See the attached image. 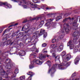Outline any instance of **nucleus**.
Listing matches in <instances>:
<instances>
[{
	"mask_svg": "<svg viewBox=\"0 0 80 80\" xmlns=\"http://www.w3.org/2000/svg\"><path fill=\"white\" fill-rule=\"evenodd\" d=\"M2 32H3V31L2 30H0V33H1Z\"/></svg>",
	"mask_w": 80,
	"mask_h": 80,
	"instance_id": "obj_55",
	"label": "nucleus"
},
{
	"mask_svg": "<svg viewBox=\"0 0 80 80\" xmlns=\"http://www.w3.org/2000/svg\"><path fill=\"white\" fill-rule=\"evenodd\" d=\"M62 18V17L61 16H58L56 18V21H58V20H60Z\"/></svg>",
	"mask_w": 80,
	"mask_h": 80,
	"instance_id": "obj_23",
	"label": "nucleus"
},
{
	"mask_svg": "<svg viewBox=\"0 0 80 80\" xmlns=\"http://www.w3.org/2000/svg\"><path fill=\"white\" fill-rule=\"evenodd\" d=\"M68 20V18H66L65 19L63 20L64 22H66V21H67Z\"/></svg>",
	"mask_w": 80,
	"mask_h": 80,
	"instance_id": "obj_45",
	"label": "nucleus"
},
{
	"mask_svg": "<svg viewBox=\"0 0 80 80\" xmlns=\"http://www.w3.org/2000/svg\"><path fill=\"white\" fill-rule=\"evenodd\" d=\"M53 20V19H50L49 20V22H52Z\"/></svg>",
	"mask_w": 80,
	"mask_h": 80,
	"instance_id": "obj_43",
	"label": "nucleus"
},
{
	"mask_svg": "<svg viewBox=\"0 0 80 80\" xmlns=\"http://www.w3.org/2000/svg\"><path fill=\"white\" fill-rule=\"evenodd\" d=\"M35 53L32 52V53L31 54V55H35Z\"/></svg>",
	"mask_w": 80,
	"mask_h": 80,
	"instance_id": "obj_50",
	"label": "nucleus"
},
{
	"mask_svg": "<svg viewBox=\"0 0 80 80\" xmlns=\"http://www.w3.org/2000/svg\"><path fill=\"white\" fill-rule=\"evenodd\" d=\"M47 63L48 65L49 66V67H51V61H48L47 62Z\"/></svg>",
	"mask_w": 80,
	"mask_h": 80,
	"instance_id": "obj_19",
	"label": "nucleus"
},
{
	"mask_svg": "<svg viewBox=\"0 0 80 80\" xmlns=\"http://www.w3.org/2000/svg\"><path fill=\"white\" fill-rule=\"evenodd\" d=\"M1 47H2V42H0V48Z\"/></svg>",
	"mask_w": 80,
	"mask_h": 80,
	"instance_id": "obj_52",
	"label": "nucleus"
},
{
	"mask_svg": "<svg viewBox=\"0 0 80 80\" xmlns=\"http://www.w3.org/2000/svg\"><path fill=\"white\" fill-rule=\"evenodd\" d=\"M63 44H62V45H61L59 46L57 49V51H58V52H60L62 51V50H63Z\"/></svg>",
	"mask_w": 80,
	"mask_h": 80,
	"instance_id": "obj_12",
	"label": "nucleus"
},
{
	"mask_svg": "<svg viewBox=\"0 0 80 80\" xmlns=\"http://www.w3.org/2000/svg\"><path fill=\"white\" fill-rule=\"evenodd\" d=\"M11 65L12 67H15V63H12V64H11Z\"/></svg>",
	"mask_w": 80,
	"mask_h": 80,
	"instance_id": "obj_31",
	"label": "nucleus"
},
{
	"mask_svg": "<svg viewBox=\"0 0 80 80\" xmlns=\"http://www.w3.org/2000/svg\"><path fill=\"white\" fill-rule=\"evenodd\" d=\"M46 55L42 56H40L39 58H46Z\"/></svg>",
	"mask_w": 80,
	"mask_h": 80,
	"instance_id": "obj_32",
	"label": "nucleus"
},
{
	"mask_svg": "<svg viewBox=\"0 0 80 80\" xmlns=\"http://www.w3.org/2000/svg\"><path fill=\"white\" fill-rule=\"evenodd\" d=\"M71 58H72V57L71 56V54H68L67 56L65 58H63V62L61 64L58 65L57 64L54 65L52 68L48 71V73H50L51 71H54V70H55V68L58 67L59 69H62V66H66L68 67L70 65L69 62H68L67 61H68Z\"/></svg>",
	"mask_w": 80,
	"mask_h": 80,
	"instance_id": "obj_1",
	"label": "nucleus"
},
{
	"mask_svg": "<svg viewBox=\"0 0 80 80\" xmlns=\"http://www.w3.org/2000/svg\"><path fill=\"white\" fill-rule=\"evenodd\" d=\"M5 5V7L7 8H12V6L10 4H8L7 3H2V2H0V6H2V5Z\"/></svg>",
	"mask_w": 80,
	"mask_h": 80,
	"instance_id": "obj_6",
	"label": "nucleus"
},
{
	"mask_svg": "<svg viewBox=\"0 0 80 80\" xmlns=\"http://www.w3.org/2000/svg\"><path fill=\"white\" fill-rule=\"evenodd\" d=\"M32 37H29L28 38L29 41H28V43H30L32 41Z\"/></svg>",
	"mask_w": 80,
	"mask_h": 80,
	"instance_id": "obj_36",
	"label": "nucleus"
},
{
	"mask_svg": "<svg viewBox=\"0 0 80 80\" xmlns=\"http://www.w3.org/2000/svg\"><path fill=\"white\" fill-rule=\"evenodd\" d=\"M20 80H24L25 79V76H23L20 77Z\"/></svg>",
	"mask_w": 80,
	"mask_h": 80,
	"instance_id": "obj_21",
	"label": "nucleus"
},
{
	"mask_svg": "<svg viewBox=\"0 0 80 80\" xmlns=\"http://www.w3.org/2000/svg\"><path fill=\"white\" fill-rule=\"evenodd\" d=\"M20 46H21V47L22 48H23V47H24L23 44H21L20 45Z\"/></svg>",
	"mask_w": 80,
	"mask_h": 80,
	"instance_id": "obj_46",
	"label": "nucleus"
},
{
	"mask_svg": "<svg viewBox=\"0 0 80 80\" xmlns=\"http://www.w3.org/2000/svg\"><path fill=\"white\" fill-rule=\"evenodd\" d=\"M47 15H48V16H51V15H52V14H47Z\"/></svg>",
	"mask_w": 80,
	"mask_h": 80,
	"instance_id": "obj_49",
	"label": "nucleus"
},
{
	"mask_svg": "<svg viewBox=\"0 0 80 80\" xmlns=\"http://www.w3.org/2000/svg\"><path fill=\"white\" fill-rule=\"evenodd\" d=\"M12 67L11 66V64H8L6 66V68L7 69H10Z\"/></svg>",
	"mask_w": 80,
	"mask_h": 80,
	"instance_id": "obj_17",
	"label": "nucleus"
},
{
	"mask_svg": "<svg viewBox=\"0 0 80 80\" xmlns=\"http://www.w3.org/2000/svg\"><path fill=\"white\" fill-rule=\"evenodd\" d=\"M42 61H40L39 60V59H37L36 60V59H34L33 62H31V65L29 66L30 68H33V65L34 64H37V65H42Z\"/></svg>",
	"mask_w": 80,
	"mask_h": 80,
	"instance_id": "obj_4",
	"label": "nucleus"
},
{
	"mask_svg": "<svg viewBox=\"0 0 80 80\" xmlns=\"http://www.w3.org/2000/svg\"><path fill=\"white\" fill-rule=\"evenodd\" d=\"M18 35L19 36V37H22L23 36V33L22 32H20Z\"/></svg>",
	"mask_w": 80,
	"mask_h": 80,
	"instance_id": "obj_22",
	"label": "nucleus"
},
{
	"mask_svg": "<svg viewBox=\"0 0 80 80\" xmlns=\"http://www.w3.org/2000/svg\"><path fill=\"white\" fill-rule=\"evenodd\" d=\"M27 74H28V75H31V76L28 78V80H32V76L33 75H34V73H33L32 72H28L27 73Z\"/></svg>",
	"mask_w": 80,
	"mask_h": 80,
	"instance_id": "obj_8",
	"label": "nucleus"
},
{
	"mask_svg": "<svg viewBox=\"0 0 80 80\" xmlns=\"http://www.w3.org/2000/svg\"><path fill=\"white\" fill-rule=\"evenodd\" d=\"M47 45V44H46V43H43L42 45V46L43 47H45Z\"/></svg>",
	"mask_w": 80,
	"mask_h": 80,
	"instance_id": "obj_30",
	"label": "nucleus"
},
{
	"mask_svg": "<svg viewBox=\"0 0 80 80\" xmlns=\"http://www.w3.org/2000/svg\"><path fill=\"white\" fill-rule=\"evenodd\" d=\"M70 15V14H68V13H67L64 15V16H65L66 17H68V15Z\"/></svg>",
	"mask_w": 80,
	"mask_h": 80,
	"instance_id": "obj_40",
	"label": "nucleus"
},
{
	"mask_svg": "<svg viewBox=\"0 0 80 80\" xmlns=\"http://www.w3.org/2000/svg\"><path fill=\"white\" fill-rule=\"evenodd\" d=\"M34 46H33V50H34V51H35V52H38V50L37 49V48H34Z\"/></svg>",
	"mask_w": 80,
	"mask_h": 80,
	"instance_id": "obj_26",
	"label": "nucleus"
},
{
	"mask_svg": "<svg viewBox=\"0 0 80 80\" xmlns=\"http://www.w3.org/2000/svg\"><path fill=\"white\" fill-rule=\"evenodd\" d=\"M11 62V59H7L5 61V63L6 64H9V63H10Z\"/></svg>",
	"mask_w": 80,
	"mask_h": 80,
	"instance_id": "obj_16",
	"label": "nucleus"
},
{
	"mask_svg": "<svg viewBox=\"0 0 80 80\" xmlns=\"http://www.w3.org/2000/svg\"><path fill=\"white\" fill-rule=\"evenodd\" d=\"M26 54V53L23 50L21 51V52H19V55L20 56H24V55H25Z\"/></svg>",
	"mask_w": 80,
	"mask_h": 80,
	"instance_id": "obj_10",
	"label": "nucleus"
},
{
	"mask_svg": "<svg viewBox=\"0 0 80 80\" xmlns=\"http://www.w3.org/2000/svg\"><path fill=\"white\" fill-rule=\"evenodd\" d=\"M46 56L47 57H48V58L49 57H50V55H46Z\"/></svg>",
	"mask_w": 80,
	"mask_h": 80,
	"instance_id": "obj_48",
	"label": "nucleus"
},
{
	"mask_svg": "<svg viewBox=\"0 0 80 80\" xmlns=\"http://www.w3.org/2000/svg\"><path fill=\"white\" fill-rule=\"evenodd\" d=\"M68 19H69V20H71V19L70 18V17H69L68 18H67Z\"/></svg>",
	"mask_w": 80,
	"mask_h": 80,
	"instance_id": "obj_57",
	"label": "nucleus"
},
{
	"mask_svg": "<svg viewBox=\"0 0 80 80\" xmlns=\"http://www.w3.org/2000/svg\"><path fill=\"white\" fill-rule=\"evenodd\" d=\"M18 25V23H16L14 25V26H16V25Z\"/></svg>",
	"mask_w": 80,
	"mask_h": 80,
	"instance_id": "obj_54",
	"label": "nucleus"
},
{
	"mask_svg": "<svg viewBox=\"0 0 80 80\" xmlns=\"http://www.w3.org/2000/svg\"><path fill=\"white\" fill-rule=\"evenodd\" d=\"M44 32H45V30L43 29H42L41 30L40 33H38V32L34 33L33 38H35V39L33 42H32L33 44L32 45H35V44H36V43L38 41V39H37V38L38 37H39V36L42 35L44 33Z\"/></svg>",
	"mask_w": 80,
	"mask_h": 80,
	"instance_id": "obj_2",
	"label": "nucleus"
},
{
	"mask_svg": "<svg viewBox=\"0 0 80 80\" xmlns=\"http://www.w3.org/2000/svg\"><path fill=\"white\" fill-rule=\"evenodd\" d=\"M44 50H45V49H43V50L42 51V52H43V53H45V52H46V53L47 52V51H44Z\"/></svg>",
	"mask_w": 80,
	"mask_h": 80,
	"instance_id": "obj_44",
	"label": "nucleus"
},
{
	"mask_svg": "<svg viewBox=\"0 0 80 80\" xmlns=\"http://www.w3.org/2000/svg\"><path fill=\"white\" fill-rule=\"evenodd\" d=\"M27 22V20H25L22 23H26Z\"/></svg>",
	"mask_w": 80,
	"mask_h": 80,
	"instance_id": "obj_47",
	"label": "nucleus"
},
{
	"mask_svg": "<svg viewBox=\"0 0 80 80\" xmlns=\"http://www.w3.org/2000/svg\"><path fill=\"white\" fill-rule=\"evenodd\" d=\"M32 29H33V30H35V28H32Z\"/></svg>",
	"mask_w": 80,
	"mask_h": 80,
	"instance_id": "obj_61",
	"label": "nucleus"
},
{
	"mask_svg": "<svg viewBox=\"0 0 80 80\" xmlns=\"http://www.w3.org/2000/svg\"><path fill=\"white\" fill-rule=\"evenodd\" d=\"M64 37V34H62V35L58 37V38H59L60 39V40H61V39H62V38H63Z\"/></svg>",
	"mask_w": 80,
	"mask_h": 80,
	"instance_id": "obj_24",
	"label": "nucleus"
},
{
	"mask_svg": "<svg viewBox=\"0 0 80 80\" xmlns=\"http://www.w3.org/2000/svg\"><path fill=\"white\" fill-rule=\"evenodd\" d=\"M52 57H55V56H56V55H55V54L54 53H53L52 54Z\"/></svg>",
	"mask_w": 80,
	"mask_h": 80,
	"instance_id": "obj_42",
	"label": "nucleus"
},
{
	"mask_svg": "<svg viewBox=\"0 0 80 80\" xmlns=\"http://www.w3.org/2000/svg\"><path fill=\"white\" fill-rule=\"evenodd\" d=\"M28 28H29V24H26L22 27L21 31H23L25 30H23L24 28V29H25V30H27V29H28Z\"/></svg>",
	"mask_w": 80,
	"mask_h": 80,
	"instance_id": "obj_9",
	"label": "nucleus"
},
{
	"mask_svg": "<svg viewBox=\"0 0 80 80\" xmlns=\"http://www.w3.org/2000/svg\"><path fill=\"white\" fill-rule=\"evenodd\" d=\"M40 17H37L36 18H32V19L31 20V21H32V20H38L40 19Z\"/></svg>",
	"mask_w": 80,
	"mask_h": 80,
	"instance_id": "obj_20",
	"label": "nucleus"
},
{
	"mask_svg": "<svg viewBox=\"0 0 80 80\" xmlns=\"http://www.w3.org/2000/svg\"><path fill=\"white\" fill-rule=\"evenodd\" d=\"M65 27H68V25L66 23H65L64 24V28L62 30V33H64L65 31L66 33H68L70 32V29L66 27V28H65Z\"/></svg>",
	"mask_w": 80,
	"mask_h": 80,
	"instance_id": "obj_5",
	"label": "nucleus"
},
{
	"mask_svg": "<svg viewBox=\"0 0 80 80\" xmlns=\"http://www.w3.org/2000/svg\"><path fill=\"white\" fill-rule=\"evenodd\" d=\"M80 60V58L78 57H77L74 60V63L75 65H77L78 63V62H79Z\"/></svg>",
	"mask_w": 80,
	"mask_h": 80,
	"instance_id": "obj_11",
	"label": "nucleus"
},
{
	"mask_svg": "<svg viewBox=\"0 0 80 80\" xmlns=\"http://www.w3.org/2000/svg\"><path fill=\"white\" fill-rule=\"evenodd\" d=\"M46 10H50V9L48 8H46Z\"/></svg>",
	"mask_w": 80,
	"mask_h": 80,
	"instance_id": "obj_56",
	"label": "nucleus"
},
{
	"mask_svg": "<svg viewBox=\"0 0 80 80\" xmlns=\"http://www.w3.org/2000/svg\"><path fill=\"white\" fill-rule=\"evenodd\" d=\"M13 80H18V79H13Z\"/></svg>",
	"mask_w": 80,
	"mask_h": 80,
	"instance_id": "obj_64",
	"label": "nucleus"
},
{
	"mask_svg": "<svg viewBox=\"0 0 80 80\" xmlns=\"http://www.w3.org/2000/svg\"><path fill=\"white\" fill-rule=\"evenodd\" d=\"M55 61H57V62H60V56L58 55L55 57Z\"/></svg>",
	"mask_w": 80,
	"mask_h": 80,
	"instance_id": "obj_15",
	"label": "nucleus"
},
{
	"mask_svg": "<svg viewBox=\"0 0 80 80\" xmlns=\"http://www.w3.org/2000/svg\"><path fill=\"white\" fill-rule=\"evenodd\" d=\"M12 25H11L9 26L8 27V28H10L11 27H12Z\"/></svg>",
	"mask_w": 80,
	"mask_h": 80,
	"instance_id": "obj_59",
	"label": "nucleus"
},
{
	"mask_svg": "<svg viewBox=\"0 0 80 80\" xmlns=\"http://www.w3.org/2000/svg\"><path fill=\"white\" fill-rule=\"evenodd\" d=\"M50 25V22H48L45 24V26H49Z\"/></svg>",
	"mask_w": 80,
	"mask_h": 80,
	"instance_id": "obj_28",
	"label": "nucleus"
},
{
	"mask_svg": "<svg viewBox=\"0 0 80 80\" xmlns=\"http://www.w3.org/2000/svg\"><path fill=\"white\" fill-rule=\"evenodd\" d=\"M77 27H78V26H77L75 28H75V29H74V30H77Z\"/></svg>",
	"mask_w": 80,
	"mask_h": 80,
	"instance_id": "obj_51",
	"label": "nucleus"
},
{
	"mask_svg": "<svg viewBox=\"0 0 80 80\" xmlns=\"http://www.w3.org/2000/svg\"><path fill=\"white\" fill-rule=\"evenodd\" d=\"M68 46H69L70 49H73L74 48V53L77 52H78V48H80V46H76L74 47V45L73 44L72 40L69 41V42L68 43Z\"/></svg>",
	"mask_w": 80,
	"mask_h": 80,
	"instance_id": "obj_3",
	"label": "nucleus"
},
{
	"mask_svg": "<svg viewBox=\"0 0 80 80\" xmlns=\"http://www.w3.org/2000/svg\"><path fill=\"white\" fill-rule=\"evenodd\" d=\"M56 42V39H54L52 40V43H54Z\"/></svg>",
	"mask_w": 80,
	"mask_h": 80,
	"instance_id": "obj_39",
	"label": "nucleus"
},
{
	"mask_svg": "<svg viewBox=\"0 0 80 80\" xmlns=\"http://www.w3.org/2000/svg\"><path fill=\"white\" fill-rule=\"evenodd\" d=\"M12 1L14 2H18V3H20L21 4H25L26 2L24 0L21 1V0H12Z\"/></svg>",
	"mask_w": 80,
	"mask_h": 80,
	"instance_id": "obj_7",
	"label": "nucleus"
},
{
	"mask_svg": "<svg viewBox=\"0 0 80 80\" xmlns=\"http://www.w3.org/2000/svg\"><path fill=\"white\" fill-rule=\"evenodd\" d=\"M2 80V78L0 77V80Z\"/></svg>",
	"mask_w": 80,
	"mask_h": 80,
	"instance_id": "obj_60",
	"label": "nucleus"
},
{
	"mask_svg": "<svg viewBox=\"0 0 80 80\" xmlns=\"http://www.w3.org/2000/svg\"><path fill=\"white\" fill-rule=\"evenodd\" d=\"M47 33L45 32L44 34V36H43L44 38H45V37H47Z\"/></svg>",
	"mask_w": 80,
	"mask_h": 80,
	"instance_id": "obj_29",
	"label": "nucleus"
},
{
	"mask_svg": "<svg viewBox=\"0 0 80 80\" xmlns=\"http://www.w3.org/2000/svg\"><path fill=\"white\" fill-rule=\"evenodd\" d=\"M65 55H66V53L65 52H63L61 53V55L62 57V59L63 58H66V57H67V55L65 56Z\"/></svg>",
	"mask_w": 80,
	"mask_h": 80,
	"instance_id": "obj_14",
	"label": "nucleus"
},
{
	"mask_svg": "<svg viewBox=\"0 0 80 80\" xmlns=\"http://www.w3.org/2000/svg\"><path fill=\"white\" fill-rule=\"evenodd\" d=\"M19 71V70L18 69H16L14 71V74H13V77H16V75H17V73H18Z\"/></svg>",
	"mask_w": 80,
	"mask_h": 80,
	"instance_id": "obj_13",
	"label": "nucleus"
},
{
	"mask_svg": "<svg viewBox=\"0 0 80 80\" xmlns=\"http://www.w3.org/2000/svg\"><path fill=\"white\" fill-rule=\"evenodd\" d=\"M52 50H52V49L51 50V51H50L51 53H52V52H53V51L51 52V51H52Z\"/></svg>",
	"mask_w": 80,
	"mask_h": 80,
	"instance_id": "obj_62",
	"label": "nucleus"
},
{
	"mask_svg": "<svg viewBox=\"0 0 80 80\" xmlns=\"http://www.w3.org/2000/svg\"><path fill=\"white\" fill-rule=\"evenodd\" d=\"M77 20L75 21L74 22V23H77Z\"/></svg>",
	"mask_w": 80,
	"mask_h": 80,
	"instance_id": "obj_53",
	"label": "nucleus"
},
{
	"mask_svg": "<svg viewBox=\"0 0 80 80\" xmlns=\"http://www.w3.org/2000/svg\"><path fill=\"white\" fill-rule=\"evenodd\" d=\"M4 45H6V44H5V42L4 43Z\"/></svg>",
	"mask_w": 80,
	"mask_h": 80,
	"instance_id": "obj_63",
	"label": "nucleus"
},
{
	"mask_svg": "<svg viewBox=\"0 0 80 80\" xmlns=\"http://www.w3.org/2000/svg\"><path fill=\"white\" fill-rule=\"evenodd\" d=\"M75 80H79V79L78 78H77L75 79Z\"/></svg>",
	"mask_w": 80,
	"mask_h": 80,
	"instance_id": "obj_58",
	"label": "nucleus"
},
{
	"mask_svg": "<svg viewBox=\"0 0 80 80\" xmlns=\"http://www.w3.org/2000/svg\"><path fill=\"white\" fill-rule=\"evenodd\" d=\"M23 38L24 40H27V37L26 36V35H25L23 37Z\"/></svg>",
	"mask_w": 80,
	"mask_h": 80,
	"instance_id": "obj_34",
	"label": "nucleus"
},
{
	"mask_svg": "<svg viewBox=\"0 0 80 80\" xmlns=\"http://www.w3.org/2000/svg\"><path fill=\"white\" fill-rule=\"evenodd\" d=\"M7 30H8V29H6L3 31V35H4L5 33H6V32H7Z\"/></svg>",
	"mask_w": 80,
	"mask_h": 80,
	"instance_id": "obj_41",
	"label": "nucleus"
},
{
	"mask_svg": "<svg viewBox=\"0 0 80 80\" xmlns=\"http://www.w3.org/2000/svg\"><path fill=\"white\" fill-rule=\"evenodd\" d=\"M22 6L23 8H27V5H23V4H22Z\"/></svg>",
	"mask_w": 80,
	"mask_h": 80,
	"instance_id": "obj_33",
	"label": "nucleus"
},
{
	"mask_svg": "<svg viewBox=\"0 0 80 80\" xmlns=\"http://www.w3.org/2000/svg\"><path fill=\"white\" fill-rule=\"evenodd\" d=\"M18 33V32H16L15 33H12V37H15L16 36V35Z\"/></svg>",
	"mask_w": 80,
	"mask_h": 80,
	"instance_id": "obj_27",
	"label": "nucleus"
},
{
	"mask_svg": "<svg viewBox=\"0 0 80 80\" xmlns=\"http://www.w3.org/2000/svg\"><path fill=\"white\" fill-rule=\"evenodd\" d=\"M32 8H37V5H33V4H32Z\"/></svg>",
	"mask_w": 80,
	"mask_h": 80,
	"instance_id": "obj_25",
	"label": "nucleus"
},
{
	"mask_svg": "<svg viewBox=\"0 0 80 80\" xmlns=\"http://www.w3.org/2000/svg\"><path fill=\"white\" fill-rule=\"evenodd\" d=\"M75 76H76V73L74 72L72 75V77H74Z\"/></svg>",
	"mask_w": 80,
	"mask_h": 80,
	"instance_id": "obj_37",
	"label": "nucleus"
},
{
	"mask_svg": "<svg viewBox=\"0 0 80 80\" xmlns=\"http://www.w3.org/2000/svg\"><path fill=\"white\" fill-rule=\"evenodd\" d=\"M32 2L34 3H38V0H33Z\"/></svg>",
	"mask_w": 80,
	"mask_h": 80,
	"instance_id": "obj_38",
	"label": "nucleus"
},
{
	"mask_svg": "<svg viewBox=\"0 0 80 80\" xmlns=\"http://www.w3.org/2000/svg\"><path fill=\"white\" fill-rule=\"evenodd\" d=\"M13 42H12V41L10 40H8L7 42V45H10H10H12V44H13Z\"/></svg>",
	"mask_w": 80,
	"mask_h": 80,
	"instance_id": "obj_18",
	"label": "nucleus"
},
{
	"mask_svg": "<svg viewBox=\"0 0 80 80\" xmlns=\"http://www.w3.org/2000/svg\"><path fill=\"white\" fill-rule=\"evenodd\" d=\"M40 23L41 24H40V25H41V26H42L43 24H44V21H41V22H40Z\"/></svg>",
	"mask_w": 80,
	"mask_h": 80,
	"instance_id": "obj_35",
	"label": "nucleus"
}]
</instances>
